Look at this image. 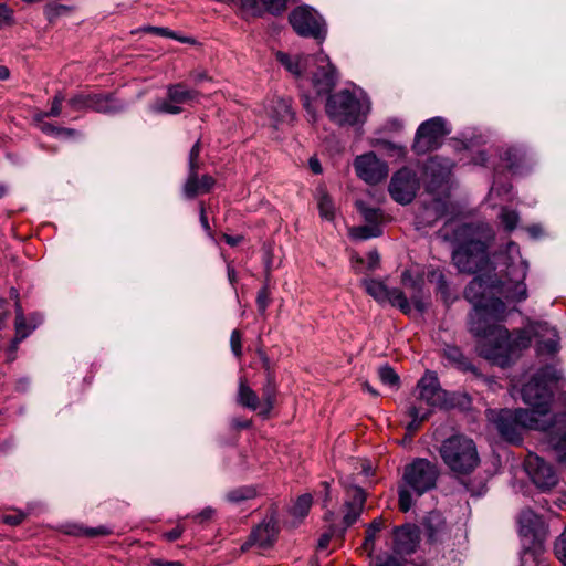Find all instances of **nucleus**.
Returning a JSON list of instances; mask_svg holds the SVG:
<instances>
[{"mask_svg": "<svg viewBox=\"0 0 566 566\" xmlns=\"http://www.w3.org/2000/svg\"><path fill=\"white\" fill-rule=\"evenodd\" d=\"M378 376H379L380 381L384 385H387L390 387H398V385H399V376L388 365H384L378 369Z\"/></svg>", "mask_w": 566, "mask_h": 566, "instance_id": "a18cd8bd", "label": "nucleus"}, {"mask_svg": "<svg viewBox=\"0 0 566 566\" xmlns=\"http://www.w3.org/2000/svg\"><path fill=\"white\" fill-rule=\"evenodd\" d=\"M275 395H276V385H275L274 378L271 374H268L266 382L263 386V390H262V400L264 402V407H265L264 411L265 412H269L273 408L274 401H275Z\"/></svg>", "mask_w": 566, "mask_h": 566, "instance_id": "c9c22d12", "label": "nucleus"}, {"mask_svg": "<svg viewBox=\"0 0 566 566\" xmlns=\"http://www.w3.org/2000/svg\"><path fill=\"white\" fill-rule=\"evenodd\" d=\"M312 495L308 493L298 496L294 506L292 507V514L298 517H304L308 513L312 506Z\"/></svg>", "mask_w": 566, "mask_h": 566, "instance_id": "c03bdc74", "label": "nucleus"}, {"mask_svg": "<svg viewBox=\"0 0 566 566\" xmlns=\"http://www.w3.org/2000/svg\"><path fill=\"white\" fill-rule=\"evenodd\" d=\"M370 103L365 97H358L348 90L331 95L326 103V114L337 125H356L366 120Z\"/></svg>", "mask_w": 566, "mask_h": 566, "instance_id": "6e6552de", "label": "nucleus"}, {"mask_svg": "<svg viewBox=\"0 0 566 566\" xmlns=\"http://www.w3.org/2000/svg\"><path fill=\"white\" fill-rule=\"evenodd\" d=\"M394 551L398 554H410L416 549L419 541L418 530L415 525L405 524L394 528Z\"/></svg>", "mask_w": 566, "mask_h": 566, "instance_id": "4be33fe9", "label": "nucleus"}, {"mask_svg": "<svg viewBox=\"0 0 566 566\" xmlns=\"http://www.w3.org/2000/svg\"><path fill=\"white\" fill-rule=\"evenodd\" d=\"M500 217H501L502 223L504 224V227L507 231L514 230L516 228V226L518 223V219H520L516 211L509 210V209H502Z\"/></svg>", "mask_w": 566, "mask_h": 566, "instance_id": "8fccbe9b", "label": "nucleus"}, {"mask_svg": "<svg viewBox=\"0 0 566 566\" xmlns=\"http://www.w3.org/2000/svg\"><path fill=\"white\" fill-rule=\"evenodd\" d=\"M230 345L232 353L240 357L242 354V347H241V334L238 329L232 331L231 337H230Z\"/></svg>", "mask_w": 566, "mask_h": 566, "instance_id": "13d9d810", "label": "nucleus"}, {"mask_svg": "<svg viewBox=\"0 0 566 566\" xmlns=\"http://www.w3.org/2000/svg\"><path fill=\"white\" fill-rule=\"evenodd\" d=\"M214 185V179L209 175H203L200 179L198 175L196 176L195 190L189 193L186 190V185L184 186V193L188 198H193L199 192H208Z\"/></svg>", "mask_w": 566, "mask_h": 566, "instance_id": "58836bf2", "label": "nucleus"}, {"mask_svg": "<svg viewBox=\"0 0 566 566\" xmlns=\"http://www.w3.org/2000/svg\"><path fill=\"white\" fill-rule=\"evenodd\" d=\"M419 189V180L415 171L409 168H402L394 174L389 185L391 198L400 203H410Z\"/></svg>", "mask_w": 566, "mask_h": 566, "instance_id": "4468645a", "label": "nucleus"}, {"mask_svg": "<svg viewBox=\"0 0 566 566\" xmlns=\"http://www.w3.org/2000/svg\"><path fill=\"white\" fill-rule=\"evenodd\" d=\"M562 379V374L552 366L539 369L522 389L523 401L531 407L528 412L547 420V429L552 426V417L548 415L553 397V385Z\"/></svg>", "mask_w": 566, "mask_h": 566, "instance_id": "7ed1b4c3", "label": "nucleus"}, {"mask_svg": "<svg viewBox=\"0 0 566 566\" xmlns=\"http://www.w3.org/2000/svg\"><path fill=\"white\" fill-rule=\"evenodd\" d=\"M481 307L492 319L501 321L505 316L506 306L500 298H489L481 303Z\"/></svg>", "mask_w": 566, "mask_h": 566, "instance_id": "473e14b6", "label": "nucleus"}, {"mask_svg": "<svg viewBox=\"0 0 566 566\" xmlns=\"http://www.w3.org/2000/svg\"><path fill=\"white\" fill-rule=\"evenodd\" d=\"M182 532H184V530H182V528H180V527H176V528H174V530H171V531L167 532V533L165 534V537H166L169 542H174V541L178 539V538L181 536Z\"/></svg>", "mask_w": 566, "mask_h": 566, "instance_id": "69168bd1", "label": "nucleus"}, {"mask_svg": "<svg viewBox=\"0 0 566 566\" xmlns=\"http://www.w3.org/2000/svg\"><path fill=\"white\" fill-rule=\"evenodd\" d=\"M482 238H473L460 244L452 253V262L461 273L475 274L482 271H494L495 265L488 254L489 242L494 233L488 226H479Z\"/></svg>", "mask_w": 566, "mask_h": 566, "instance_id": "20e7f679", "label": "nucleus"}, {"mask_svg": "<svg viewBox=\"0 0 566 566\" xmlns=\"http://www.w3.org/2000/svg\"><path fill=\"white\" fill-rule=\"evenodd\" d=\"M363 284L366 292L378 303H389L392 306H397L405 314L411 312L407 296L399 289H389L384 282L374 279L364 280Z\"/></svg>", "mask_w": 566, "mask_h": 566, "instance_id": "2eb2a0df", "label": "nucleus"}, {"mask_svg": "<svg viewBox=\"0 0 566 566\" xmlns=\"http://www.w3.org/2000/svg\"><path fill=\"white\" fill-rule=\"evenodd\" d=\"M486 418L500 436L509 442H518L525 429L547 431V420L537 418L524 409L486 410Z\"/></svg>", "mask_w": 566, "mask_h": 566, "instance_id": "39448f33", "label": "nucleus"}, {"mask_svg": "<svg viewBox=\"0 0 566 566\" xmlns=\"http://www.w3.org/2000/svg\"><path fill=\"white\" fill-rule=\"evenodd\" d=\"M349 233L354 239L367 240L379 237L381 234V228L379 224L368 223L366 226L352 228Z\"/></svg>", "mask_w": 566, "mask_h": 566, "instance_id": "f704fd0d", "label": "nucleus"}, {"mask_svg": "<svg viewBox=\"0 0 566 566\" xmlns=\"http://www.w3.org/2000/svg\"><path fill=\"white\" fill-rule=\"evenodd\" d=\"M213 513H214V511L211 507H206L198 515H196L195 518L198 520L199 522H203V521L211 518Z\"/></svg>", "mask_w": 566, "mask_h": 566, "instance_id": "338daca9", "label": "nucleus"}, {"mask_svg": "<svg viewBox=\"0 0 566 566\" xmlns=\"http://www.w3.org/2000/svg\"><path fill=\"white\" fill-rule=\"evenodd\" d=\"M424 528L430 541L436 542L444 530V521L439 513L432 512L424 520Z\"/></svg>", "mask_w": 566, "mask_h": 566, "instance_id": "c756f323", "label": "nucleus"}, {"mask_svg": "<svg viewBox=\"0 0 566 566\" xmlns=\"http://www.w3.org/2000/svg\"><path fill=\"white\" fill-rule=\"evenodd\" d=\"M318 209L323 218L332 220L334 217V205L328 195L322 193L318 199Z\"/></svg>", "mask_w": 566, "mask_h": 566, "instance_id": "de8ad7c7", "label": "nucleus"}, {"mask_svg": "<svg viewBox=\"0 0 566 566\" xmlns=\"http://www.w3.org/2000/svg\"><path fill=\"white\" fill-rule=\"evenodd\" d=\"M25 518V514L21 511H18L13 514H8V515H4L3 516V522L8 525H12V526H15V525H19L23 522V520Z\"/></svg>", "mask_w": 566, "mask_h": 566, "instance_id": "052dcab7", "label": "nucleus"}, {"mask_svg": "<svg viewBox=\"0 0 566 566\" xmlns=\"http://www.w3.org/2000/svg\"><path fill=\"white\" fill-rule=\"evenodd\" d=\"M356 206L366 222L380 226V221L382 219V212L380 209L368 207L363 201H357Z\"/></svg>", "mask_w": 566, "mask_h": 566, "instance_id": "e433bc0d", "label": "nucleus"}, {"mask_svg": "<svg viewBox=\"0 0 566 566\" xmlns=\"http://www.w3.org/2000/svg\"><path fill=\"white\" fill-rule=\"evenodd\" d=\"M443 356L458 368L469 370L472 368L471 363L464 357L460 348L452 345H447L443 348Z\"/></svg>", "mask_w": 566, "mask_h": 566, "instance_id": "2f4dec72", "label": "nucleus"}, {"mask_svg": "<svg viewBox=\"0 0 566 566\" xmlns=\"http://www.w3.org/2000/svg\"><path fill=\"white\" fill-rule=\"evenodd\" d=\"M525 153L517 147H510L503 155V160L506 163V167L514 170L518 167L520 163L524 159Z\"/></svg>", "mask_w": 566, "mask_h": 566, "instance_id": "ea45409f", "label": "nucleus"}, {"mask_svg": "<svg viewBox=\"0 0 566 566\" xmlns=\"http://www.w3.org/2000/svg\"><path fill=\"white\" fill-rule=\"evenodd\" d=\"M256 492L251 486H242L230 491L227 494V500L233 503H239L244 500L253 499Z\"/></svg>", "mask_w": 566, "mask_h": 566, "instance_id": "37998d69", "label": "nucleus"}, {"mask_svg": "<svg viewBox=\"0 0 566 566\" xmlns=\"http://www.w3.org/2000/svg\"><path fill=\"white\" fill-rule=\"evenodd\" d=\"M290 23L294 31L305 38L323 40L326 34L322 17L310 7H298L290 14Z\"/></svg>", "mask_w": 566, "mask_h": 566, "instance_id": "ddd939ff", "label": "nucleus"}, {"mask_svg": "<svg viewBox=\"0 0 566 566\" xmlns=\"http://www.w3.org/2000/svg\"><path fill=\"white\" fill-rule=\"evenodd\" d=\"M402 285L410 291V298L416 308L420 312L427 307L426 295L423 292L424 279L422 273H413L411 270H405L401 274Z\"/></svg>", "mask_w": 566, "mask_h": 566, "instance_id": "412c9836", "label": "nucleus"}, {"mask_svg": "<svg viewBox=\"0 0 566 566\" xmlns=\"http://www.w3.org/2000/svg\"><path fill=\"white\" fill-rule=\"evenodd\" d=\"M261 0H239L241 7L248 11H251L253 14H259L261 12L259 2Z\"/></svg>", "mask_w": 566, "mask_h": 566, "instance_id": "e2e57ef3", "label": "nucleus"}, {"mask_svg": "<svg viewBox=\"0 0 566 566\" xmlns=\"http://www.w3.org/2000/svg\"><path fill=\"white\" fill-rule=\"evenodd\" d=\"M199 169V158H189V175L186 181V190L191 193L195 190L196 176L198 175Z\"/></svg>", "mask_w": 566, "mask_h": 566, "instance_id": "3c124183", "label": "nucleus"}, {"mask_svg": "<svg viewBox=\"0 0 566 566\" xmlns=\"http://www.w3.org/2000/svg\"><path fill=\"white\" fill-rule=\"evenodd\" d=\"M111 533V530L107 528L106 526L83 527L78 525H73L66 530V534L86 537L107 536Z\"/></svg>", "mask_w": 566, "mask_h": 566, "instance_id": "72a5a7b5", "label": "nucleus"}, {"mask_svg": "<svg viewBox=\"0 0 566 566\" xmlns=\"http://www.w3.org/2000/svg\"><path fill=\"white\" fill-rule=\"evenodd\" d=\"M168 98L172 103H187L197 98L198 93L192 90L186 88L182 84H175L168 86L167 90Z\"/></svg>", "mask_w": 566, "mask_h": 566, "instance_id": "c85d7f7f", "label": "nucleus"}, {"mask_svg": "<svg viewBox=\"0 0 566 566\" xmlns=\"http://www.w3.org/2000/svg\"><path fill=\"white\" fill-rule=\"evenodd\" d=\"M151 111L155 113L179 114L181 108L179 106L172 105L170 102L158 101L151 105Z\"/></svg>", "mask_w": 566, "mask_h": 566, "instance_id": "864d4df0", "label": "nucleus"}, {"mask_svg": "<svg viewBox=\"0 0 566 566\" xmlns=\"http://www.w3.org/2000/svg\"><path fill=\"white\" fill-rule=\"evenodd\" d=\"M64 101V95L59 92L53 101H52V105H51V108L48 113H40L35 116V118L41 122L44 117H57L60 116L61 114V111H62V103Z\"/></svg>", "mask_w": 566, "mask_h": 566, "instance_id": "49530a36", "label": "nucleus"}, {"mask_svg": "<svg viewBox=\"0 0 566 566\" xmlns=\"http://www.w3.org/2000/svg\"><path fill=\"white\" fill-rule=\"evenodd\" d=\"M14 328H15V335H18V340H23L32 333V331L34 329V326L27 324L25 317L21 316V319H19V317H15Z\"/></svg>", "mask_w": 566, "mask_h": 566, "instance_id": "09e8293b", "label": "nucleus"}, {"mask_svg": "<svg viewBox=\"0 0 566 566\" xmlns=\"http://www.w3.org/2000/svg\"><path fill=\"white\" fill-rule=\"evenodd\" d=\"M73 111H95L98 113H115L123 109V105L114 101L111 95L80 93L69 99Z\"/></svg>", "mask_w": 566, "mask_h": 566, "instance_id": "dca6fc26", "label": "nucleus"}, {"mask_svg": "<svg viewBox=\"0 0 566 566\" xmlns=\"http://www.w3.org/2000/svg\"><path fill=\"white\" fill-rule=\"evenodd\" d=\"M270 300H271V293H270L269 286H268V284H264V286L258 292V296H256V305H258V310L261 314H263L265 312L266 307L270 304Z\"/></svg>", "mask_w": 566, "mask_h": 566, "instance_id": "603ef678", "label": "nucleus"}, {"mask_svg": "<svg viewBox=\"0 0 566 566\" xmlns=\"http://www.w3.org/2000/svg\"><path fill=\"white\" fill-rule=\"evenodd\" d=\"M276 535V521L271 516L252 530L248 541L242 545V549L245 551L253 545H258L262 548L270 547L274 543Z\"/></svg>", "mask_w": 566, "mask_h": 566, "instance_id": "aec40b11", "label": "nucleus"}, {"mask_svg": "<svg viewBox=\"0 0 566 566\" xmlns=\"http://www.w3.org/2000/svg\"><path fill=\"white\" fill-rule=\"evenodd\" d=\"M439 476L437 464L418 458L405 467L402 483L399 486V507L407 512L413 505L412 494L421 496L436 488Z\"/></svg>", "mask_w": 566, "mask_h": 566, "instance_id": "f03ea898", "label": "nucleus"}, {"mask_svg": "<svg viewBox=\"0 0 566 566\" xmlns=\"http://www.w3.org/2000/svg\"><path fill=\"white\" fill-rule=\"evenodd\" d=\"M520 532L523 536H536L543 527L542 518L532 510H524L518 518Z\"/></svg>", "mask_w": 566, "mask_h": 566, "instance_id": "393cba45", "label": "nucleus"}, {"mask_svg": "<svg viewBox=\"0 0 566 566\" xmlns=\"http://www.w3.org/2000/svg\"><path fill=\"white\" fill-rule=\"evenodd\" d=\"M532 331L539 338V353L554 354L558 350L559 337L554 327L548 326L546 323H537L532 326Z\"/></svg>", "mask_w": 566, "mask_h": 566, "instance_id": "b1692460", "label": "nucleus"}, {"mask_svg": "<svg viewBox=\"0 0 566 566\" xmlns=\"http://www.w3.org/2000/svg\"><path fill=\"white\" fill-rule=\"evenodd\" d=\"M502 263L505 265V276L507 282L503 285V293L510 301L522 302L527 298V287L524 280L527 274L528 264L522 259L518 245L509 242L505 253L501 255Z\"/></svg>", "mask_w": 566, "mask_h": 566, "instance_id": "9d476101", "label": "nucleus"}, {"mask_svg": "<svg viewBox=\"0 0 566 566\" xmlns=\"http://www.w3.org/2000/svg\"><path fill=\"white\" fill-rule=\"evenodd\" d=\"M428 280L437 285V290L441 293L444 301L449 298V286L442 271L433 269L428 273Z\"/></svg>", "mask_w": 566, "mask_h": 566, "instance_id": "4c0bfd02", "label": "nucleus"}, {"mask_svg": "<svg viewBox=\"0 0 566 566\" xmlns=\"http://www.w3.org/2000/svg\"><path fill=\"white\" fill-rule=\"evenodd\" d=\"M289 0H261L266 11L277 14L286 9Z\"/></svg>", "mask_w": 566, "mask_h": 566, "instance_id": "5fc2aeb1", "label": "nucleus"}, {"mask_svg": "<svg viewBox=\"0 0 566 566\" xmlns=\"http://www.w3.org/2000/svg\"><path fill=\"white\" fill-rule=\"evenodd\" d=\"M375 566H402V565L397 558L390 556L386 560L377 563Z\"/></svg>", "mask_w": 566, "mask_h": 566, "instance_id": "774afa93", "label": "nucleus"}, {"mask_svg": "<svg viewBox=\"0 0 566 566\" xmlns=\"http://www.w3.org/2000/svg\"><path fill=\"white\" fill-rule=\"evenodd\" d=\"M345 489L347 499L344 503L342 521L339 523L335 522V514L333 512L325 514V521L329 523V531L322 534L318 539L317 548L321 551L327 548L333 536L343 537L346 530L356 523L364 511L366 502L364 490L354 485L345 486Z\"/></svg>", "mask_w": 566, "mask_h": 566, "instance_id": "1a4fd4ad", "label": "nucleus"}, {"mask_svg": "<svg viewBox=\"0 0 566 566\" xmlns=\"http://www.w3.org/2000/svg\"><path fill=\"white\" fill-rule=\"evenodd\" d=\"M12 21V10L4 3H0V27L10 24Z\"/></svg>", "mask_w": 566, "mask_h": 566, "instance_id": "680f3d73", "label": "nucleus"}, {"mask_svg": "<svg viewBox=\"0 0 566 566\" xmlns=\"http://www.w3.org/2000/svg\"><path fill=\"white\" fill-rule=\"evenodd\" d=\"M485 280L482 276H475L465 287L464 297L473 306L481 305L482 302L486 301Z\"/></svg>", "mask_w": 566, "mask_h": 566, "instance_id": "a878e982", "label": "nucleus"}, {"mask_svg": "<svg viewBox=\"0 0 566 566\" xmlns=\"http://www.w3.org/2000/svg\"><path fill=\"white\" fill-rule=\"evenodd\" d=\"M384 527V520L382 517L375 518L366 530V537L364 542L365 548H374L375 537L376 534Z\"/></svg>", "mask_w": 566, "mask_h": 566, "instance_id": "79ce46f5", "label": "nucleus"}, {"mask_svg": "<svg viewBox=\"0 0 566 566\" xmlns=\"http://www.w3.org/2000/svg\"><path fill=\"white\" fill-rule=\"evenodd\" d=\"M407 413L411 418V421L406 427L407 431L410 433L416 432L420 428V424L430 417L428 408L417 405H410Z\"/></svg>", "mask_w": 566, "mask_h": 566, "instance_id": "cd10ccee", "label": "nucleus"}, {"mask_svg": "<svg viewBox=\"0 0 566 566\" xmlns=\"http://www.w3.org/2000/svg\"><path fill=\"white\" fill-rule=\"evenodd\" d=\"M447 403V392L440 387L436 374L427 371L417 384L415 401L410 405L423 406L429 415L434 408H442Z\"/></svg>", "mask_w": 566, "mask_h": 566, "instance_id": "f8f14e48", "label": "nucleus"}, {"mask_svg": "<svg viewBox=\"0 0 566 566\" xmlns=\"http://www.w3.org/2000/svg\"><path fill=\"white\" fill-rule=\"evenodd\" d=\"M494 343L484 342L480 346V356L491 363L505 367L522 349L531 345V335L526 331H517L511 335L504 326L493 329Z\"/></svg>", "mask_w": 566, "mask_h": 566, "instance_id": "423d86ee", "label": "nucleus"}, {"mask_svg": "<svg viewBox=\"0 0 566 566\" xmlns=\"http://www.w3.org/2000/svg\"><path fill=\"white\" fill-rule=\"evenodd\" d=\"M555 554L557 558L566 566V528L555 542Z\"/></svg>", "mask_w": 566, "mask_h": 566, "instance_id": "6e6d98bb", "label": "nucleus"}, {"mask_svg": "<svg viewBox=\"0 0 566 566\" xmlns=\"http://www.w3.org/2000/svg\"><path fill=\"white\" fill-rule=\"evenodd\" d=\"M238 402L252 410H256L260 405L255 391H253L243 380H240L239 382Z\"/></svg>", "mask_w": 566, "mask_h": 566, "instance_id": "7c9ffc66", "label": "nucleus"}, {"mask_svg": "<svg viewBox=\"0 0 566 566\" xmlns=\"http://www.w3.org/2000/svg\"><path fill=\"white\" fill-rule=\"evenodd\" d=\"M559 423L566 424V412L556 416L551 428H548V446L555 452L557 460L566 464V432L560 433L558 429H556Z\"/></svg>", "mask_w": 566, "mask_h": 566, "instance_id": "5701e85b", "label": "nucleus"}, {"mask_svg": "<svg viewBox=\"0 0 566 566\" xmlns=\"http://www.w3.org/2000/svg\"><path fill=\"white\" fill-rule=\"evenodd\" d=\"M271 116L276 123H291L294 120V112L291 107V101L277 98L273 102Z\"/></svg>", "mask_w": 566, "mask_h": 566, "instance_id": "bb28decb", "label": "nucleus"}, {"mask_svg": "<svg viewBox=\"0 0 566 566\" xmlns=\"http://www.w3.org/2000/svg\"><path fill=\"white\" fill-rule=\"evenodd\" d=\"M380 256L377 251H370L367 254V269L373 271L379 265Z\"/></svg>", "mask_w": 566, "mask_h": 566, "instance_id": "0e129e2a", "label": "nucleus"}, {"mask_svg": "<svg viewBox=\"0 0 566 566\" xmlns=\"http://www.w3.org/2000/svg\"><path fill=\"white\" fill-rule=\"evenodd\" d=\"M449 133L450 130L442 117L430 118L418 127L412 148L417 154H426L437 149Z\"/></svg>", "mask_w": 566, "mask_h": 566, "instance_id": "9b49d317", "label": "nucleus"}, {"mask_svg": "<svg viewBox=\"0 0 566 566\" xmlns=\"http://www.w3.org/2000/svg\"><path fill=\"white\" fill-rule=\"evenodd\" d=\"M444 203L441 200H433L424 206L422 218L427 223H431L443 214Z\"/></svg>", "mask_w": 566, "mask_h": 566, "instance_id": "a19ab883", "label": "nucleus"}, {"mask_svg": "<svg viewBox=\"0 0 566 566\" xmlns=\"http://www.w3.org/2000/svg\"><path fill=\"white\" fill-rule=\"evenodd\" d=\"M69 12V8L63 4H54L50 6L46 9V15L50 20H53L60 15H63Z\"/></svg>", "mask_w": 566, "mask_h": 566, "instance_id": "bf43d9fd", "label": "nucleus"}, {"mask_svg": "<svg viewBox=\"0 0 566 566\" xmlns=\"http://www.w3.org/2000/svg\"><path fill=\"white\" fill-rule=\"evenodd\" d=\"M276 60L295 77L306 76L311 80L317 95L328 94L336 85V71L327 55L291 56L276 52Z\"/></svg>", "mask_w": 566, "mask_h": 566, "instance_id": "f257e3e1", "label": "nucleus"}, {"mask_svg": "<svg viewBox=\"0 0 566 566\" xmlns=\"http://www.w3.org/2000/svg\"><path fill=\"white\" fill-rule=\"evenodd\" d=\"M439 453L443 463L458 475L473 472L480 463L474 441L463 434H455L446 439Z\"/></svg>", "mask_w": 566, "mask_h": 566, "instance_id": "0eeeda50", "label": "nucleus"}, {"mask_svg": "<svg viewBox=\"0 0 566 566\" xmlns=\"http://www.w3.org/2000/svg\"><path fill=\"white\" fill-rule=\"evenodd\" d=\"M357 176L370 185H376L386 178L387 166L375 154L367 153L358 156L354 161Z\"/></svg>", "mask_w": 566, "mask_h": 566, "instance_id": "a211bd4d", "label": "nucleus"}, {"mask_svg": "<svg viewBox=\"0 0 566 566\" xmlns=\"http://www.w3.org/2000/svg\"><path fill=\"white\" fill-rule=\"evenodd\" d=\"M486 313L483 311L481 305L473 306L472 312L469 314V332L475 337H480L481 340L478 345V352L480 353V346L484 342L491 340L494 343L493 329L500 325L490 324Z\"/></svg>", "mask_w": 566, "mask_h": 566, "instance_id": "6ab92c4d", "label": "nucleus"}, {"mask_svg": "<svg viewBox=\"0 0 566 566\" xmlns=\"http://www.w3.org/2000/svg\"><path fill=\"white\" fill-rule=\"evenodd\" d=\"M525 471L538 489L549 490L558 482V475L554 468L536 454L527 455Z\"/></svg>", "mask_w": 566, "mask_h": 566, "instance_id": "f3484780", "label": "nucleus"}, {"mask_svg": "<svg viewBox=\"0 0 566 566\" xmlns=\"http://www.w3.org/2000/svg\"><path fill=\"white\" fill-rule=\"evenodd\" d=\"M301 99H302V105L307 114L308 120H311L313 123L316 122L317 113H316V108L312 104L311 97L306 94H303Z\"/></svg>", "mask_w": 566, "mask_h": 566, "instance_id": "4d7b16f0", "label": "nucleus"}]
</instances>
